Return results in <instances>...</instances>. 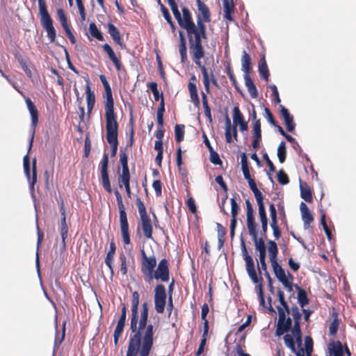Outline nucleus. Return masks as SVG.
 <instances>
[{"instance_id": "f257e3e1", "label": "nucleus", "mask_w": 356, "mask_h": 356, "mask_svg": "<svg viewBox=\"0 0 356 356\" xmlns=\"http://www.w3.org/2000/svg\"><path fill=\"white\" fill-rule=\"evenodd\" d=\"M138 306L131 305V334L126 356H149L154 345V326L147 325L149 307L144 302L138 316Z\"/></svg>"}, {"instance_id": "f03ea898", "label": "nucleus", "mask_w": 356, "mask_h": 356, "mask_svg": "<svg viewBox=\"0 0 356 356\" xmlns=\"http://www.w3.org/2000/svg\"><path fill=\"white\" fill-rule=\"evenodd\" d=\"M182 16L177 19L179 25L184 29L187 35L190 54L204 50L202 40L207 39V27L199 17H196V24L192 15L186 7L181 8Z\"/></svg>"}, {"instance_id": "7ed1b4c3", "label": "nucleus", "mask_w": 356, "mask_h": 356, "mask_svg": "<svg viewBox=\"0 0 356 356\" xmlns=\"http://www.w3.org/2000/svg\"><path fill=\"white\" fill-rule=\"evenodd\" d=\"M268 251L270 261L276 277L289 291H292L293 276L289 271H287L286 274L282 267L279 265L277 262L278 248L275 241H269L268 242Z\"/></svg>"}, {"instance_id": "20e7f679", "label": "nucleus", "mask_w": 356, "mask_h": 356, "mask_svg": "<svg viewBox=\"0 0 356 356\" xmlns=\"http://www.w3.org/2000/svg\"><path fill=\"white\" fill-rule=\"evenodd\" d=\"M278 300L280 305H277L278 321L275 334L277 336H282L291 330L292 325V319L286 317V314H291V308L289 307L287 302L285 300L284 292L279 289L277 291Z\"/></svg>"}, {"instance_id": "39448f33", "label": "nucleus", "mask_w": 356, "mask_h": 356, "mask_svg": "<svg viewBox=\"0 0 356 356\" xmlns=\"http://www.w3.org/2000/svg\"><path fill=\"white\" fill-rule=\"evenodd\" d=\"M241 250L242 254L243 256V259L245 261V269L247 270V273L250 277L251 280L257 284L259 283L258 286H257V289H258V296L259 299L260 305H262L264 307L267 308V307L265 305V300L264 296V292H263V286L261 283L262 278L260 277V279L258 278L254 263L252 257L248 254L247 248L245 247V243L243 241L241 243Z\"/></svg>"}, {"instance_id": "423d86ee", "label": "nucleus", "mask_w": 356, "mask_h": 356, "mask_svg": "<svg viewBox=\"0 0 356 356\" xmlns=\"http://www.w3.org/2000/svg\"><path fill=\"white\" fill-rule=\"evenodd\" d=\"M127 147L120 148V162L122 165V172H118V184L120 188L124 186L127 195L131 197V192L130 187L131 175L128 165V156L127 154Z\"/></svg>"}, {"instance_id": "0eeeda50", "label": "nucleus", "mask_w": 356, "mask_h": 356, "mask_svg": "<svg viewBox=\"0 0 356 356\" xmlns=\"http://www.w3.org/2000/svg\"><path fill=\"white\" fill-rule=\"evenodd\" d=\"M40 21L42 26L47 32V36L51 42H54L56 37V29L53 20L47 10L45 0H38Z\"/></svg>"}, {"instance_id": "6e6552de", "label": "nucleus", "mask_w": 356, "mask_h": 356, "mask_svg": "<svg viewBox=\"0 0 356 356\" xmlns=\"http://www.w3.org/2000/svg\"><path fill=\"white\" fill-rule=\"evenodd\" d=\"M138 207L140 224L137 227V234H140V229L143 232L144 236L147 239H152L153 227L151 219L147 215L146 207L140 198L138 197L136 200Z\"/></svg>"}, {"instance_id": "1a4fd4ad", "label": "nucleus", "mask_w": 356, "mask_h": 356, "mask_svg": "<svg viewBox=\"0 0 356 356\" xmlns=\"http://www.w3.org/2000/svg\"><path fill=\"white\" fill-rule=\"evenodd\" d=\"M114 193L116 197L118 206L119 209L120 226L122 241L124 245H129L131 243V239L129 235V222L127 220V213L125 211V207L122 201V195H120L119 191L118 190H115Z\"/></svg>"}, {"instance_id": "9d476101", "label": "nucleus", "mask_w": 356, "mask_h": 356, "mask_svg": "<svg viewBox=\"0 0 356 356\" xmlns=\"http://www.w3.org/2000/svg\"><path fill=\"white\" fill-rule=\"evenodd\" d=\"M106 124L118 123L117 115L114 112V101L111 86L104 88L103 95Z\"/></svg>"}, {"instance_id": "9b49d317", "label": "nucleus", "mask_w": 356, "mask_h": 356, "mask_svg": "<svg viewBox=\"0 0 356 356\" xmlns=\"http://www.w3.org/2000/svg\"><path fill=\"white\" fill-rule=\"evenodd\" d=\"M192 58V60L194 63L200 69L201 72L203 76V84L204 86V89L207 93H210V77L208 69L206 67L205 65L203 64L201 61L202 58L205 56V51H198L197 52H194L190 54Z\"/></svg>"}, {"instance_id": "f8f14e48", "label": "nucleus", "mask_w": 356, "mask_h": 356, "mask_svg": "<svg viewBox=\"0 0 356 356\" xmlns=\"http://www.w3.org/2000/svg\"><path fill=\"white\" fill-rule=\"evenodd\" d=\"M140 270L144 280L147 282L156 266V259L154 255L147 257L144 250H141Z\"/></svg>"}, {"instance_id": "ddd939ff", "label": "nucleus", "mask_w": 356, "mask_h": 356, "mask_svg": "<svg viewBox=\"0 0 356 356\" xmlns=\"http://www.w3.org/2000/svg\"><path fill=\"white\" fill-rule=\"evenodd\" d=\"M154 279L168 282L170 280L169 263L166 259H162L154 270L147 282L150 283Z\"/></svg>"}, {"instance_id": "4468645a", "label": "nucleus", "mask_w": 356, "mask_h": 356, "mask_svg": "<svg viewBox=\"0 0 356 356\" xmlns=\"http://www.w3.org/2000/svg\"><path fill=\"white\" fill-rule=\"evenodd\" d=\"M291 316L294 321L293 327H291V333L296 339V342L298 346L302 345V332L300 329V320L302 314L300 312L299 308L297 306H293L291 307Z\"/></svg>"}, {"instance_id": "2eb2a0df", "label": "nucleus", "mask_w": 356, "mask_h": 356, "mask_svg": "<svg viewBox=\"0 0 356 356\" xmlns=\"http://www.w3.org/2000/svg\"><path fill=\"white\" fill-rule=\"evenodd\" d=\"M166 290L165 286L161 284H157L154 289V302L155 310L159 314H163L166 305Z\"/></svg>"}, {"instance_id": "dca6fc26", "label": "nucleus", "mask_w": 356, "mask_h": 356, "mask_svg": "<svg viewBox=\"0 0 356 356\" xmlns=\"http://www.w3.org/2000/svg\"><path fill=\"white\" fill-rule=\"evenodd\" d=\"M106 140L112 147L111 156H115L118 147V123L106 124Z\"/></svg>"}, {"instance_id": "f3484780", "label": "nucleus", "mask_w": 356, "mask_h": 356, "mask_svg": "<svg viewBox=\"0 0 356 356\" xmlns=\"http://www.w3.org/2000/svg\"><path fill=\"white\" fill-rule=\"evenodd\" d=\"M36 159L34 158L32 161V176H31L30 169V159L28 154L25 155L23 159V165L24 173L29 181L32 188L37 181V169H36Z\"/></svg>"}, {"instance_id": "a211bd4d", "label": "nucleus", "mask_w": 356, "mask_h": 356, "mask_svg": "<svg viewBox=\"0 0 356 356\" xmlns=\"http://www.w3.org/2000/svg\"><path fill=\"white\" fill-rule=\"evenodd\" d=\"M108 155L104 153L102 160L100 162L101 177L102 181V186L109 193L112 192L109 176L108 172Z\"/></svg>"}, {"instance_id": "6ab92c4d", "label": "nucleus", "mask_w": 356, "mask_h": 356, "mask_svg": "<svg viewBox=\"0 0 356 356\" xmlns=\"http://www.w3.org/2000/svg\"><path fill=\"white\" fill-rule=\"evenodd\" d=\"M197 79L195 75L193 74L188 83V89L190 94V98L191 102L194 104L195 106L198 107L200 106V98L197 93V88L195 84Z\"/></svg>"}, {"instance_id": "aec40b11", "label": "nucleus", "mask_w": 356, "mask_h": 356, "mask_svg": "<svg viewBox=\"0 0 356 356\" xmlns=\"http://www.w3.org/2000/svg\"><path fill=\"white\" fill-rule=\"evenodd\" d=\"M60 212L61 214V223L60 227V232L62 238L63 248H65V240L68 236V226L66 222L65 209L64 207V203L61 201L60 205Z\"/></svg>"}, {"instance_id": "412c9836", "label": "nucleus", "mask_w": 356, "mask_h": 356, "mask_svg": "<svg viewBox=\"0 0 356 356\" xmlns=\"http://www.w3.org/2000/svg\"><path fill=\"white\" fill-rule=\"evenodd\" d=\"M102 48L104 51L107 54L110 60L113 63L114 66L115 67V69L118 71H121L122 70H123L124 67L120 60V54H119V56H117L114 51L113 50L112 47L108 44H103Z\"/></svg>"}, {"instance_id": "4be33fe9", "label": "nucleus", "mask_w": 356, "mask_h": 356, "mask_svg": "<svg viewBox=\"0 0 356 356\" xmlns=\"http://www.w3.org/2000/svg\"><path fill=\"white\" fill-rule=\"evenodd\" d=\"M197 10L199 13L197 17H199L203 24L205 23H209L211 19V12L208 6L201 0H196Z\"/></svg>"}, {"instance_id": "5701e85b", "label": "nucleus", "mask_w": 356, "mask_h": 356, "mask_svg": "<svg viewBox=\"0 0 356 356\" xmlns=\"http://www.w3.org/2000/svg\"><path fill=\"white\" fill-rule=\"evenodd\" d=\"M301 216L303 221V227L307 229L310 227V224L314 221V216L307 204L302 202L300 204Z\"/></svg>"}, {"instance_id": "b1692460", "label": "nucleus", "mask_w": 356, "mask_h": 356, "mask_svg": "<svg viewBox=\"0 0 356 356\" xmlns=\"http://www.w3.org/2000/svg\"><path fill=\"white\" fill-rule=\"evenodd\" d=\"M108 33L111 36L113 42L120 46L121 49H126V44L123 42L120 33L118 28L112 23H108L107 25Z\"/></svg>"}, {"instance_id": "393cba45", "label": "nucleus", "mask_w": 356, "mask_h": 356, "mask_svg": "<svg viewBox=\"0 0 356 356\" xmlns=\"http://www.w3.org/2000/svg\"><path fill=\"white\" fill-rule=\"evenodd\" d=\"M280 114L284 118L285 125L286 127V129L289 132H293L296 127V124L293 122V118L290 114L289 111L287 108H286L283 105H280Z\"/></svg>"}, {"instance_id": "a878e982", "label": "nucleus", "mask_w": 356, "mask_h": 356, "mask_svg": "<svg viewBox=\"0 0 356 356\" xmlns=\"http://www.w3.org/2000/svg\"><path fill=\"white\" fill-rule=\"evenodd\" d=\"M257 226L248 228L249 234L252 236L256 250L259 252L266 251V245L262 238H258Z\"/></svg>"}, {"instance_id": "bb28decb", "label": "nucleus", "mask_w": 356, "mask_h": 356, "mask_svg": "<svg viewBox=\"0 0 356 356\" xmlns=\"http://www.w3.org/2000/svg\"><path fill=\"white\" fill-rule=\"evenodd\" d=\"M24 100L31 117V125L35 129L38 124V111L29 97L24 96Z\"/></svg>"}, {"instance_id": "cd10ccee", "label": "nucleus", "mask_w": 356, "mask_h": 356, "mask_svg": "<svg viewBox=\"0 0 356 356\" xmlns=\"http://www.w3.org/2000/svg\"><path fill=\"white\" fill-rule=\"evenodd\" d=\"M252 131L254 139L252 143V146L254 149H257V148H259L260 143L261 141V122L259 119L256 120L253 122Z\"/></svg>"}, {"instance_id": "c85d7f7f", "label": "nucleus", "mask_w": 356, "mask_h": 356, "mask_svg": "<svg viewBox=\"0 0 356 356\" xmlns=\"http://www.w3.org/2000/svg\"><path fill=\"white\" fill-rule=\"evenodd\" d=\"M179 52L181 56V63L184 64L188 62L187 56V47L186 40L184 32L181 31H179Z\"/></svg>"}, {"instance_id": "c756f323", "label": "nucleus", "mask_w": 356, "mask_h": 356, "mask_svg": "<svg viewBox=\"0 0 356 356\" xmlns=\"http://www.w3.org/2000/svg\"><path fill=\"white\" fill-rule=\"evenodd\" d=\"M232 130L233 131V136L237 140V129L236 125L232 127L231 120L227 115L225 116V138L227 143H231L233 141L232 137Z\"/></svg>"}, {"instance_id": "7c9ffc66", "label": "nucleus", "mask_w": 356, "mask_h": 356, "mask_svg": "<svg viewBox=\"0 0 356 356\" xmlns=\"http://www.w3.org/2000/svg\"><path fill=\"white\" fill-rule=\"evenodd\" d=\"M86 95L88 114L90 116L91 114V112L94 108V106H95V96L94 92L91 90L89 80H87V83H86Z\"/></svg>"}, {"instance_id": "2f4dec72", "label": "nucleus", "mask_w": 356, "mask_h": 356, "mask_svg": "<svg viewBox=\"0 0 356 356\" xmlns=\"http://www.w3.org/2000/svg\"><path fill=\"white\" fill-rule=\"evenodd\" d=\"M116 250V245L113 241L110 243L109 250L106 254V257L105 258V264L108 267L111 276H113V260L114 258V255Z\"/></svg>"}, {"instance_id": "473e14b6", "label": "nucleus", "mask_w": 356, "mask_h": 356, "mask_svg": "<svg viewBox=\"0 0 356 356\" xmlns=\"http://www.w3.org/2000/svg\"><path fill=\"white\" fill-rule=\"evenodd\" d=\"M246 204V216H247V227L257 226L255 222L253 207L249 200H245Z\"/></svg>"}, {"instance_id": "72a5a7b5", "label": "nucleus", "mask_w": 356, "mask_h": 356, "mask_svg": "<svg viewBox=\"0 0 356 356\" xmlns=\"http://www.w3.org/2000/svg\"><path fill=\"white\" fill-rule=\"evenodd\" d=\"M244 80L250 97L253 99L257 98L258 97V91L250 74L244 75Z\"/></svg>"}, {"instance_id": "f704fd0d", "label": "nucleus", "mask_w": 356, "mask_h": 356, "mask_svg": "<svg viewBox=\"0 0 356 356\" xmlns=\"http://www.w3.org/2000/svg\"><path fill=\"white\" fill-rule=\"evenodd\" d=\"M328 348L333 356H343L341 343L339 341H332L329 343Z\"/></svg>"}, {"instance_id": "c9c22d12", "label": "nucleus", "mask_w": 356, "mask_h": 356, "mask_svg": "<svg viewBox=\"0 0 356 356\" xmlns=\"http://www.w3.org/2000/svg\"><path fill=\"white\" fill-rule=\"evenodd\" d=\"M241 65L242 70L245 73L244 75H249L252 70L251 57L245 50L243 51V55L241 57Z\"/></svg>"}, {"instance_id": "e433bc0d", "label": "nucleus", "mask_w": 356, "mask_h": 356, "mask_svg": "<svg viewBox=\"0 0 356 356\" xmlns=\"http://www.w3.org/2000/svg\"><path fill=\"white\" fill-rule=\"evenodd\" d=\"M300 196L306 202L310 203L313 201L312 192L310 187L306 184H300Z\"/></svg>"}, {"instance_id": "4c0bfd02", "label": "nucleus", "mask_w": 356, "mask_h": 356, "mask_svg": "<svg viewBox=\"0 0 356 356\" xmlns=\"http://www.w3.org/2000/svg\"><path fill=\"white\" fill-rule=\"evenodd\" d=\"M295 287L298 290V301L302 307H304L309 303V299L305 289L296 284Z\"/></svg>"}, {"instance_id": "58836bf2", "label": "nucleus", "mask_w": 356, "mask_h": 356, "mask_svg": "<svg viewBox=\"0 0 356 356\" xmlns=\"http://www.w3.org/2000/svg\"><path fill=\"white\" fill-rule=\"evenodd\" d=\"M259 73L263 79L268 81L270 73L264 56L259 64Z\"/></svg>"}, {"instance_id": "ea45409f", "label": "nucleus", "mask_w": 356, "mask_h": 356, "mask_svg": "<svg viewBox=\"0 0 356 356\" xmlns=\"http://www.w3.org/2000/svg\"><path fill=\"white\" fill-rule=\"evenodd\" d=\"M224 17L232 22L233 21L232 13L234 12V5L229 3L228 0H223Z\"/></svg>"}, {"instance_id": "a19ab883", "label": "nucleus", "mask_w": 356, "mask_h": 356, "mask_svg": "<svg viewBox=\"0 0 356 356\" xmlns=\"http://www.w3.org/2000/svg\"><path fill=\"white\" fill-rule=\"evenodd\" d=\"M241 170L243 171L244 178L246 180L252 178L250 173V167L248 165V161L245 153H243L241 155Z\"/></svg>"}, {"instance_id": "79ce46f5", "label": "nucleus", "mask_w": 356, "mask_h": 356, "mask_svg": "<svg viewBox=\"0 0 356 356\" xmlns=\"http://www.w3.org/2000/svg\"><path fill=\"white\" fill-rule=\"evenodd\" d=\"M236 195L238 197L237 194H235V195L231 198L230 203H231V215H232V219L231 220L237 221V216L238 214V212L240 211V207L236 202Z\"/></svg>"}, {"instance_id": "37998d69", "label": "nucleus", "mask_w": 356, "mask_h": 356, "mask_svg": "<svg viewBox=\"0 0 356 356\" xmlns=\"http://www.w3.org/2000/svg\"><path fill=\"white\" fill-rule=\"evenodd\" d=\"M89 31L90 35L98 40L99 41H104V38L102 32L98 29L95 22H91L89 25Z\"/></svg>"}, {"instance_id": "c03bdc74", "label": "nucleus", "mask_w": 356, "mask_h": 356, "mask_svg": "<svg viewBox=\"0 0 356 356\" xmlns=\"http://www.w3.org/2000/svg\"><path fill=\"white\" fill-rule=\"evenodd\" d=\"M254 195L255 199L257 200V203L258 205V212L261 213L266 211L265 205L264 203V196L261 192L257 189L252 192Z\"/></svg>"}, {"instance_id": "a18cd8bd", "label": "nucleus", "mask_w": 356, "mask_h": 356, "mask_svg": "<svg viewBox=\"0 0 356 356\" xmlns=\"http://www.w3.org/2000/svg\"><path fill=\"white\" fill-rule=\"evenodd\" d=\"M147 87L151 90L155 101H159L164 98L163 92H159L158 90V85L156 82H150L147 83Z\"/></svg>"}, {"instance_id": "49530a36", "label": "nucleus", "mask_w": 356, "mask_h": 356, "mask_svg": "<svg viewBox=\"0 0 356 356\" xmlns=\"http://www.w3.org/2000/svg\"><path fill=\"white\" fill-rule=\"evenodd\" d=\"M185 126L184 124H176L175 127V140L177 143H181L184 138Z\"/></svg>"}, {"instance_id": "de8ad7c7", "label": "nucleus", "mask_w": 356, "mask_h": 356, "mask_svg": "<svg viewBox=\"0 0 356 356\" xmlns=\"http://www.w3.org/2000/svg\"><path fill=\"white\" fill-rule=\"evenodd\" d=\"M277 156L281 163H283L286 158V147L284 141H282L277 148Z\"/></svg>"}, {"instance_id": "09e8293b", "label": "nucleus", "mask_w": 356, "mask_h": 356, "mask_svg": "<svg viewBox=\"0 0 356 356\" xmlns=\"http://www.w3.org/2000/svg\"><path fill=\"white\" fill-rule=\"evenodd\" d=\"M243 115L240 111L238 106H234L233 109V123L234 125H237L241 122H244Z\"/></svg>"}, {"instance_id": "8fccbe9b", "label": "nucleus", "mask_w": 356, "mask_h": 356, "mask_svg": "<svg viewBox=\"0 0 356 356\" xmlns=\"http://www.w3.org/2000/svg\"><path fill=\"white\" fill-rule=\"evenodd\" d=\"M259 216L261 220V227H262V234L266 237V232L268 229V218L266 216V212H260L259 213Z\"/></svg>"}, {"instance_id": "3c124183", "label": "nucleus", "mask_w": 356, "mask_h": 356, "mask_svg": "<svg viewBox=\"0 0 356 356\" xmlns=\"http://www.w3.org/2000/svg\"><path fill=\"white\" fill-rule=\"evenodd\" d=\"M284 341L286 346L289 348L291 352L296 351L295 341L292 335L286 334L284 337Z\"/></svg>"}, {"instance_id": "603ef678", "label": "nucleus", "mask_w": 356, "mask_h": 356, "mask_svg": "<svg viewBox=\"0 0 356 356\" xmlns=\"http://www.w3.org/2000/svg\"><path fill=\"white\" fill-rule=\"evenodd\" d=\"M124 325L117 323V325L115 327V329L114 333H113V341H114V344L115 346H117L118 343L119 339L122 336V334L124 330Z\"/></svg>"}, {"instance_id": "864d4df0", "label": "nucleus", "mask_w": 356, "mask_h": 356, "mask_svg": "<svg viewBox=\"0 0 356 356\" xmlns=\"http://www.w3.org/2000/svg\"><path fill=\"white\" fill-rule=\"evenodd\" d=\"M305 353L307 356H312L313 351V339L309 336L305 338Z\"/></svg>"}, {"instance_id": "5fc2aeb1", "label": "nucleus", "mask_w": 356, "mask_h": 356, "mask_svg": "<svg viewBox=\"0 0 356 356\" xmlns=\"http://www.w3.org/2000/svg\"><path fill=\"white\" fill-rule=\"evenodd\" d=\"M168 5L170 6L172 12L175 17V19L177 20L181 15V13L178 9V6L176 3V0H166Z\"/></svg>"}, {"instance_id": "6e6d98bb", "label": "nucleus", "mask_w": 356, "mask_h": 356, "mask_svg": "<svg viewBox=\"0 0 356 356\" xmlns=\"http://www.w3.org/2000/svg\"><path fill=\"white\" fill-rule=\"evenodd\" d=\"M277 181L281 185H286L289 182V178L284 170H280L277 173Z\"/></svg>"}, {"instance_id": "4d7b16f0", "label": "nucleus", "mask_w": 356, "mask_h": 356, "mask_svg": "<svg viewBox=\"0 0 356 356\" xmlns=\"http://www.w3.org/2000/svg\"><path fill=\"white\" fill-rule=\"evenodd\" d=\"M57 15L60 20L62 27L67 26V25H69L67 18L63 9L58 8L57 10Z\"/></svg>"}, {"instance_id": "13d9d810", "label": "nucleus", "mask_w": 356, "mask_h": 356, "mask_svg": "<svg viewBox=\"0 0 356 356\" xmlns=\"http://www.w3.org/2000/svg\"><path fill=\"white\" fill-rule=\"evenodd\" d=\"M119 259L121 262L120 265V273L122 275H127L128 270L127 265V257L124 254H120Z\"/></svg>"}, {"instance_id": "bf43d9fd", "label": "nucleus", "mask_w": 356, "mask_h": 356, "mask_svg": "<svg viewBox=\"0 0 356 356\" xmlns=\"http://www.w3.org/2000/svg\"><path fill=\"white\" fill-rule=\"evenodd\" d=\"M339 325V320L337 318V314H335V318L333 319L329 327V332L330 335L334 336L337 334Z\"/></svg>"}, {"instance_id": "052dcab7", "label": "nucleus", "mask_w": 356, "mask_h": 356, "mask_svg": "<svg viewBox=\"0 0 356 356\" xmlns=\"http://www.w3.org/2000/svg\"><path fill=\"white\" fill-rule=\"evenodd\" d=\"M65 324H66V323L64 322V323L63 325L62 334H61L60 338H59L58 336V332H56V335L55 341H54V347L55 348H58L59 346L61 344V343L63 342V341L65 339Z\"/></svg>"}, {"instance_id": "680f3d73", "label": "nucleus", "mask_w": 356, "mask_h": 356, "mask_svg": "<svg viewBox=\"0 0 356 356\" xmlns=\"http://www.w3.org/2000/svg\"><path fill=\"white\" fill-rule=\"evenodd\" d=\"M264 112H265V118L267 119V120L268 121V122L272 125V126H277V122L276 120H275L274 118V116L272 114L270 110L267 108V107H265L264 108Z\"/></svg>"}, {"instance_id": "e2e57ef3", "label": "nucleus", "mask_w": 356, "mask_h": 356, "mask_svg": "<svg viewBox=\"0 0 356 356\" xmlns=\"http://www.w3.org/2000/svg\"><path fill=\"white\" fill-rule=\"evenodd\" d=\"M76 3L80 13L81 21H85L86 18V13L82 0H76Z\"/></svg>"}, {"instance_id": "0e129e2a", "label": "nucleus", "mask_w": 356, "mask_h": 356, "mask_svg": "<svg viewBox=\"0 0 356 356\" xmlns=\"http://www.w3.org/2000/svg\"><path fill=\"white\" fill-rule=\"evenodd\" d=\"M186 204L189 211L192 213H193V214L196 213V212H197V207H196V205H195V200L192 197H190L188 198V200L186 202Z\"/></svg>"}, {"instance_id": "69168bd1", "label": "nucleus", "mask_w": 356, "mask_h": 356, "mask_svg": "<svg viewBox=\"0 0 356 356\" xmlns=\"http://www.w3.org/2000/svg\"><path fill=\"white\" fill-rule=\"evenodd\" d=\"M156 196H161L162 194V183L160 180H154L152 184Z\"/></svg>"}, {"instance_id": "338daca9", "label": "nucleus", "mask_w": 356, "mask_h": 356, "mask_svg": "<svg viewBox=\"0 0 356 356\" xmlns=\"http://www.w3.org/2000/svg\"><path fill=\"white\" fill-rule=\"evenodd\" d=\"M210 161L214 165H221L222 161L220 159L218 154L212 149L211 150L210 154Z\"/></svg>"}, {"instance_id": "774afa93", "label": "nucleus", "mask_w": 356, "mask_h": 356, "mask_svg": "<svg viewBox=\"0 0 356 356\" xmlns=\"http://www.w3.org/2000/svg\"><path fill=\"white\" fill-rule=\"evenodd\" d=\"M63 29H64V31L66 33V35L68 38V39L70 40V42L72 44H75L76 40V38H75L72 31L70 29V25H67V26H64V27H63Z\"/></svg>"}]
</instances>
